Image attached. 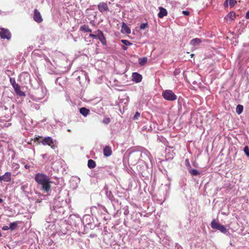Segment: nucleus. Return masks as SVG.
<instances>
[{"instance_id":"obj_1","label":"nucleus","mask_w":249,"mask_h":249,"mask_svg":"<svg viewBox=\"0 0 249 249\" xmlns=\"http://www.w3.org/2000/svg\"><path fill=\"white\" fill-rule=\"evenodd\" d=\"M35 180L39 185L41 186L40 189L44 192H48L51 189V183L49 176L44 173H37L35 176Z\"/></svg>"},{"instance_id":"obj_2","label":"nucleus","mask_w":249,"mask_h":249,"mask_svg":"<svg viewBox=\"0 0 249 249\" xmlns=\"http://www.w3.org/2000/svg\"><path fill=\"white\" fill-rule=\"evenodd\" d=\"M95 34H89V36L92 38L98 39L103 45H107L106 38L103 33L100 30H98L95 32Z\"/></svg>"},{"instance_id":"obj_3","label":"nucleus","mask_w":249,"mask_h":249,"mask_svg":"<svg viewBox=\"0 0 249 249\" xmlns=\"http://www.w3.org/2000/svg\"><path fill=\"white\" fill-rule=\"evenodd\" d=\"M211 226L212 229L217 230L223 233H226L228 231V230L224 225L220 224L215 219L212 220L211 223Z\"/></svg>"},{"instance_id":"obj_4","label":"nucleus","mask_w":249,"mask_h":249,"mask_svg":"<svg viewBox=\"0 0 249 249\" xmlns=\"http://www.w3.org/2000/svg\"><path fill=\"white\" fill-rule=\"evenodd\" d=\"M211 226L212 229L217 230L223 233H226L228 231V230L224 225L220 224L215 219L212 220L211 223Z\"/></svg>"},{"instance_id":"obj_5","label":"nucleus","mask_w":249,"mask_h":249,"mask_svg":"<svg viewBox=\"0 0 249 249\" xmlns=\"http://www.w3.org/2000/svg\"><path fill=\"white\" fill-rule=\"evenodd\" d=\"M163 98L168 101H175L177 99V96L171 90H165L162 93Z\"/></svg>"},{"instance_id":"obj_6","label":"nucleus","mask_w":249,"mask_h":249,"mask_svg":"<svg viewBox=\"0 0 249 249\" xmlns=\"http://www.w3.org/2000/svg\"><path fill=\"white\" fill-rule=\"evenodd\" d=\"M41 142L43 145H48L53 149L57 147V144L51 137L44 138L41 141Z\"/></svg>"},{"instance_id":"obj_7","label":"nucleus","mask_w":249,"mask_h":249,"mask_svg":"<svg viewBox=\"0 0 249 249\" xmlns=\"http://www.w3.org/2000/svg\"><path fill=\"white\" fill-rule=\"evenodd\" d=\"M11 36V34L8 29L4 28H0V37L1 38L9 40Z\"/></svg>"},{"instance_id":"obj_8","label":"nucleus","mask_w":249,"mask_h":249,"mask_svg":"<svg viewBox=\"0 0 249 249\" xmlns=\"http://www.w3.org/2000/svg\"><path fill=\"white\" fill-rule=\"evenodd\" d=\"M33 19L37 23H41L43 21V18L40 12L36 9H35L33 15Z\"/></svg>"},{"instance_id":"obj_9","label":"nucleus","mask_w":249,"mask_h":249,"mask_svg":"<svg viewBox=\"0 0 249 249\" xmlns=\"http://www.w3.org/2000/svg\"><path fill=\"white\" fill-rule=\"evenodd\" d=\"M238 16L234 11L230 12L225 18L227 22H231L235 19Z\"/></svg>"},{"instance_id":"obj_10","label":"nucleus","mask_w":249,"mask_h":249,"mask_svg":"<svg viewBox=\"0 0 249 249\" xmlns=\"http://www.w3.org/2000/svg\"><path fill=\"white\" fill-rule=\"evenodd\" d=\"M98 8L99 11L102 13L109 10L107 4L104 2L99 3L98 5Z\"/></svg>"},{"instance_id":"obj_11","label":"nucleus","mask_w":249,"mask_h":249,"mask_svg":"<svg viewBox=\"0 0 249 249\" xmlns=\"http://www.w3.org/2000/svg\"><path fill=\"white\" fill-rule=\"evenodd\" d=\"M11 179V173L10 172H6L4 175L0 176V181L4 182H10Z\"/></svg>"},{"instance_id":"obj_12","label":"nucleus","mask_w":249,"mask_h":249,"mask_svg":"<svg viewBox=\"0 0 249 249\" xmlns=\"http://www.w3.org/2000/svg\"><path fill=\"white\" fill-rule=\"evenodd\" d=\"M132 77L133 81L136 83H139L142 80V76L137 72H133Z\"/></svg>"},{"instance_id":"obj_13","label":"nucleus","mask_w":249,"mask_h":249,"mask_svg":"<svg viewBox=\"0 0 249 249\" xmlns=\"http://www.w3.org/2000/svg\"><path fill=\"white\" fill-rule=\"evenodd\" d=\"M13 87L16 93H17V94H18V95H19L20 96H25L26 95H25V92L23 91H22L20 90V87L18 84H17Z\"/></svg>"},{"instance_id":"obj_14","label":"nucleus","mask_w":249,"mask_h":249,"mask_svg":"<svg viewBox=\"0 0 249 249\" xmlns=\"http://www.w3.org/2000/svg\"><path fill=\"white\" fill-rule=\"evenodd\" d=\"M111 148L109 146H106L103 149L104 155L106 157H109L112 154Z\"/></svg>"},{"instance_id":"obj_15","label":"nucleus","mask_w":249,"mask_h":249,"mask_svg":"<svg viewBox=\"0 0 249 249\" xmlns=\"http://www.w3.org/2000/svg\"><path fill=\"white\" fill-rule=\"evenodd\" d=\"M121 32L123 34H129L131 33L130 29L129 27L124 22L123 23L122 25Z\"/></svg>"},{"instance_id":"obj_16","label":"nucleus","mask_w":249,"mask_h":249,"mask_svg":"<svg viewBox=\"0 0 249 249\" xmlns=\"http://www.w3.org/2000/svg\"><path fill=\"white\" fill-rule=\"evenodd\" d=\"M167 14V10L162 7H160V12L158 14V16L160 18H162L163 17L166 16Z\"/></svg>"},{"instance_id":"obj_17","label":"nucleus","mask_w":249,"mask_h":249,"mask_svg":"<svg viewBox=\"0 0 249 249\" xmlns=\"http://www.w3.org/2000/svg\"><path fill=\"white\" fill-rule=\"evenodd\" d=\"M80 113L84 117H86L89 113V110L85 107L80 108Z\"/></svg>"},{"instance_id":"obj_18","label":"nucleus","mask_w":249,"mask_h":249,"mask_svg":"<svg viewBox=\"0 0 249 249\" xmlns=\"http://www.w3.org/2000/svg\"><path fill=\"white\" fill-rule=\"evenodd\" d=\"M201 42V40L200 39L198 38H196L193 39L191 41L190 44L194 46H196L199 45Z\"/></svg>"},{"instance_id":"obj_19","label":"nucleus","mask_w":249,"mask_h":249,"mask_svg":"<svg viewBox=\"0 0 249 249\" xmlns=\"http://www.w3.org/2000/svg\"><path fill=\"white\" fill-rule=\"evenodd\" d=\"M80 31L84 32H91L92 30L89 28V26L86 25H83L80 27Z\"/></svg>"},{"instance_id":"obj_20","label":"nucleus","mask_w":249,"mask_h":249,"mask_svg":"<svg viewBox=\"0 0 249 249\" xmlns=\"http://www.w3.org/2000/svg\"><path fill=\"white\" fill-rule=\"evenodd\" d=\"M95 162L92 160H89L88 162V166L90 169H92L96 166Z\"/></svg>"},{"instance_id":"obj_21","label":"nucleus","mask_w":249,"mask_h":249,"mask_svg":"<svg viewBox=\"0 0 249 249\" xmlns=\"http://www.w3.org/2000/svg\"><path fill=\"white\" fill-rule=\"evenodd\" d=\"M18 222H14L11 223L10 224L9 228L12 231H13L18 228Z\"/></svg>"},{"instance_id":"obj_22","label":"nucleus","mask_w":249,"mask_h":249,"mask_svg":"<svg viewBox=\"0 0 249 249\" xmlns=\"http://www.w3.org/2000/svg\"><path fill=\"white\" fill-rule=\"evenodd\" d=\"M243 110V106L241 105H238L236 107V112L238 114H240Z\"/></svg>"},{"instance_id":"obj_23","label":"nucleus","mask_w":249,"mask_h":249,"mask_svg":"<svg viewBox=\"0 0 249 249\" xmlns=\"http://www.w3.org/2000/svg\"><path fill=\"white\" fill-rule=\"evenodd\" d=\"M147 58L144 57L139 59V63L140 66H143L147 62Z\"/></svg>"},{"instance_id":"obj_24","label":"nucleus","mask_w":249,"mask_h":249,"mask_svg":"<svg viewBox=\"0 0 249 249\" xmlns=\"http://www.w3.org/2000/svg\"><path fill=\"white\" fill-rule=\"evenodd\" d=\"M189 173L191 174L192 176H197L199 175V172L196 169H193L189 171Z\"/></svg>"},{"instance_id":"obj_25","label":"nucleus","mask_w":249,"mask_h":249,"mask_svg":"<svg viewBox=\"0 0 249 249\" xmlns=\"http://www.w3.org/2000/svg\"><path fill=\"white\" fill-rule=\"evenodd\" d=\"M121 42L125 45L128 46H131L132 44V43H131L130 41H129L127 40L123 39L121 40Z\"/></svg>"},{"instance_id":"obj_26","label":"nucleus","mask_w":249,"mask_h":249,"mask_svg":"<svg viewBox=\"0 0 249 249\" xmlns=\"http://www.w3.org/2000/svg\"><path fill=\"white\" fill-rule=\"evenodd\" d=\"M227 1H229V5L231 7H233L236 3V1L235 0H227Z\"/></svg>"},{"instance_id":"obj_27","label":"nucleus","mask_w":249,"mask_h":249,"mask_svg":"<svg viewBox=\"0 0 249 249\" xmlns=\"http://www.w3.org/2000/svg\"><path fill=\"white\" fill-rule=\"evenodd\" d=\"M102 122H103V123H104V124H108L110 122V119L108 117L105 118L103 120Z\"/></svg>"},{"instance_id":"obj_28","label":"nucleus","mask_w":249,"mask_h":249,"mask_svg":"<svg viewBox=\"0 0 249 249\" xmlns=\"http://www.w3.org/2000/svg\"><path fill=\"white\" fill-rule=\"evenodd\" d=\"M10 83L12 84L13 87H14L15 85L18 84L16 83L15 79L14 78H10Z\"/></svg>"},{"instance_id":"obj_29","label":"nucleus","mask_w":249,"mask_h":249,"mask_svg":"<svg viewBox=\"0 0 249 249\" xmlns=\"http://www.w3.org/2000/svg\"><path fill=\"white\" fill-rule=\"evenodd\" d=\"M147 27H148V24L147 23H142L141 24L140 28L141 30H143Z\"/></svg>"},{"instance_id":"obj_30","label":"nucleus","mask_w":249,"mask_h":249,"mask_svg":"<svg viewBox=\"0 0 249 249\" xmlns=\"http://www.w3.org/2000/svg\"><path fill=\"white\" fill-rule=\"evenodd\" d=\"M140 116V113L139 112H136L134 117H133V119L134 120H137Z\"/></svg>"},{"instance_id":"obj_31","label":"nucleus","mask_w":249,"mask_h":249,"mask_svg":"<svg viewBox=\"0 0 249 249\" xmlns=\"http://www.w3.org/2000/svg\"><path fill=\"white\" fill-rule=\"evenodd\" d=\"M244 152L246 153V154L247 155V156L249 157V150L247 146H246L244 148Z\"/></svg>"},{"instance_id":"obj_32","label":"nucleus","mask_w":249,"mask_h":249,"mask_svg":"<svg viewBox=\"0 0 249 249\" xmlns=\"http://www.w3.org/2000/svg\"><path fill=\"white\" fill-rule=\"evenodd\" d=\"M182 13L185 15V16H189L190 15V12L188 11H182Z\"/></svg>"},{"instance_id":"obj_33","label":"nucleus","mask_w":249,"mask_h":249,"mask_svg":"<svg viewBox=\"0 0 249 249\" xmlns=\"http://www.w3.org/2000/svg\"><path fill=\"white\" fill-rule=\"evenodd\" d=\"M9 229H10V228H9V227L7 226H4L2 227V230H4V231H7Z\"/></svg>"},{"instance_id":"obj_34","label":"nucleus","mask_w":249,"mask_h":249,"mask_svg":"<svg viewBox=\"0 0 249 249\" xmlns=\"http://www.w3.org/2000/svg\"><path fill=\"white\" fill-rule=\"evenodd\" d=\"M228 2L229 1H227V0L224 2V6L225 7H226V6H228Z\"/></svg>"},{"instance_id":"obj_35","label":"nucleus","mask_w":249,"mask_h":249,"mask_svg":"<svg viewBox=\"0 0 249 249\" xmlns=\"http://www.w3.org/2000/svg\"><path fill=\"white\" fill-rule=\"evenodd\" d=\"M246 18L247 19H249V11H248L246 13Z\"/></svg>"},{"instance_id":"obj_36","label":"nucleus","mask_w":249,"mask_h":249,"mask_svg":"<svg viewBox=\"0 0 249 249\" xmlns=\"http://www.w3.org/2000/svg\"><path fill=\"white\" fill-rule=\"evenodd\" d=\"M41 138V137H40L39 136H36L35 138V141H37V140H38L40 138Z\"/></svg>"},{"instance_id":"obj_37","label":"nucleus","mask_w":249,"mask_h":249,"mask_svg":"<svg viewBox=\"0 0 249 249\" xmlns=\"http://www.w3.org/2000/svg\"><path fill=\"white\" fill-rule=\"evenodd\" d=\"M42 157L43 158V159H45L47 156V154H42L41 155Z\"/></svg>"},{"instance_id":"obj_38","label":"nucleus","mask_w":249,"mask_h":249,"mask_svg":"<svg viewBox=\"0 0 249 249\" xmlns=\"http://www.w3.org/2000/svg\"><path fill=\"white\" fill-rule=\"evenodd\" d=\"M122 49L123 50H126L127 49V48L125 46H122Z\"/></svg>"},{"instance_id":"obj_39","label":"nucleus","mask_w":249,"mask_h":249,"mask_svg":"<svg viewBox=\"0 0 249 249\" xmlns=\"http://www.w3.org/2000/svg\"><path fill=\"white\" fill-rule=\"evenodd\" d=\"M25 168H26V169H28V168H29V167H28V165H26L25 166Z\"/></svg>"},{"instance_id":"obj_40","label":"nucleus","mask_w":249,"mask_h":249,"mask_svg":"<svg viewBox=\"0 0 249 249\" xmlns=\"http://www.w3.org/2000/svg\"><path fill=\"white\" fill-rule=\"evenodd\" d=\"M3 201L2 199L0 198V203H1Z\"/></svg>"},{"instance_id":"obj_41","label":"nucleus","mask_w":249,"mask_h":249,"mask_svg":"<svg viewBox=\"0 0 249 249\" xmlns=\"http://www.w3.org/2000/svg\"><path fill=\"white\" fill-rule=\"evenodd\" d=\"M194 56V54H191V57H193Z\"/></svg>"},{"instance_id":"obj_42","label":"nucleus","mask_w":249,"mask_h":249,"mask_svg":"<svg viewBox=\"0 0 249 249\" xmlns=\"http://www.w3.org/2000/svg\"><path fill=\"white\" fill-rule=\"evenodd\" d=\"M186 161L188 162V160H186Z\"/></svg>"}]
</instances>
